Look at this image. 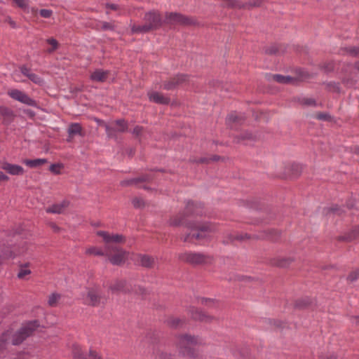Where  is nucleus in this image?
Returning a JSON list of instances; mask_svg holds the SVG:
<instances>
[{"label":"nucleus","instance_id":"nucleus-1","mask_svg":"<svg viewBox=\"0 0 359 359\" xmlns=\"http://www.w3.org/2000/svg\"><path fill=\"white\" fill-rule=\"evenodd\" d=\"M198 337L189 334H179L177 336V347L179 353L183 356L193 359H201L202 355L198 350L193 346L200 344Z\"/></svg>","mask_w":359,"mask_h":359},{"label":"nucleus","instance_id":"nucleus-2","mask_svg":"<svg viewBox=\"0 0 359 359\" xmlns=\"http://www.w3.org/2000/svg\"><path fill=\"white\" fill-rule=\"evenodd\" d=\"M187 217L184 213L180 212L175 215L170 217L168 221L169 226L172 227H178L184 225L186 228L190 231H215V226L210 222H201L198 221H187Z\"/></svg>","mask_w":359,"mask_h":359},{"label":"nucleus","instance_id":"nucleus-3","mask_svg":"<svg viewBox=\"0 0 359 359\" xmlns=\"http://www.w3.org/2000/svg\"><path fill=\"white\" fill-rule=\"evenodd\" d=\"M97 235L102 238L105 243L104 252L106 255L116 252L119 251V250H123L117 245L118 243L126 242V238L122 234H110L105 231H98Z\"/></svg>","mask_w":359,"mask_h":359},{"label":"nucleus","instance_id":"nucleus-4","mask_svg":"<svg viewBox=\"0 0 359 359\" xmlns=\"http://www.w3.org/2000/svg\"><path fill=\"white\" fill-rule=\"evenodd\" d=\"M164 24L180 26H198L199 22L195 18L183 15L177 12H166L165 14Z\"/></svg>","mask_w":359,"mask_h":359},{"label":"nucleus","instance_id":"nucleus-5","mask_svg":"<svg viewBox=\"0 0 359 359\" xmlns=\"http://www.w3.org/2000/svg\"><path fill=\"white\" fill-rule=\"evenodd\" d=\"M178 259L180 261L194 266L210 264L213 260L212 256L191 251L179 254Z\"/></svg>","mask_w":359,"mask_h":359},{"label":"nucleus","instance_id":"nucleus-6","mask_svg":"<svg viewBox=\"0 0 359 359\" xmlns=\"http://www.w3.org/2000/svg\"><path fill=\"white\" fill-rule=\"evenodd\" d=\"M39 327L40 323L38 320L27 322L13 335L12 344L14 346L21 344L27 337L32 336Z\"/></svg>","mask_w":359,"mask_h":359},{"label":"nucleus","instance_id":"nucleus-7","mask_svg":"<svg viewBox=\"0 0 359 359\" xmlns=\"http://www.w3.org/2000/svg\"><path fill=\"white\" fill-rule=\"evenodd\" d=\"M187 311L190 318L194 320L203 323H211L213 321H217L218 318L203 311V309L194 306H189L187 308Z\"/></svg>","mask_w":359,"mask_h":359},{"label":"nucleus","instance_id":"nucleus-8","mask_svg":"<svg viewBox=\"0 0 359 359\" xmlns=\"http://www.w3.org/2000/svg\"><path fill=\"white\" fill-rule=\"evenodd\" d=\"M25 244V242H23L21 248H18L15 245H10L8 243V245L4 243L0 245V263L1 260L15 257L25 252L27 249Z\"/></svg>","mask_w":359,"mask_h":359},{"label":"nucleus","instance_id":"nucleus-9","mask_svg":"<svg viewBox=\"0 0 359 359\" xmlns=\"http://www.w3.org/2000/svg\"><path fill=\"white\" fill-rule=\"evenodd\" d=\"M282 232L276 229H268L258 232L252 236L245 235L248 238H252L255 241L266 240L273 243L279 242L281 238Z\"/></svg>","mask_w":359,"mask_h":359},{"label":"nucleus","instance_id":"nucleus-10","mask_svg":"<svg viewBox=\"0 0 359 359\" xmlns=\"http://www.w3.org/2000/svg\"><path fill=\"white\" fill-rule=\"evenodd\" d=\"M112 124H114L117 126V128L109 126V124H105L104 128L109 138H112L116 140L118 136V133H125L128 131V124L127 121L124 118L117 119L114 121Z\"/></svg>","mask_w":359,"mask_h":359},{"label":"nucleus","instance_id":"nucleus-11","mask_svg":"<svg viewBox=\"0 0 359 359\" xmlns=\"http://www.w3.org/2000/svg\"><path fill=\"white\" fill-rule=\"evenodd\" d=\"M144 20L151 27V31L159 29L164 24L159 11L156 10L147 12L144 14Z\"/></svg>","mask_w":359,"mask_h":359},{"label":"nucleus","instance_id":"nucleus-12","mask_svg":"<svg viewBox=\"0 0 359 359\" xmlns=\"http://www.w3.org/2000/svg\"><path fill=\"white\" fill-rule=\"evenodd\" d=\"M8 95L13 100L22 102L28 106L35 107L39 108L38 103L36 100L31 98L25 92L18 89H11L8 91Z\"/></svg>","mask_w":359,"mask_h":359},{"label":"nucleus","instance_id":"nucleus-13","mask_svg":"<svg viewBox=\"0 0 359 359\" xmlns=\"http://www.w3.org/2000/svg\"><path fill=\"white\" fill-rule=\"evenodd\" d=\"M189 75L184 74H178L170 79L165 81L163 84V88L166 90L176 89L189 81Z\"/></svg>","mask_w":359,"mask_h":359},{"label":"nucleus","instance_id":"nucleus-14","mask_svg":"<svg viewBox=\"0 0 359 359\" xmlns=\"http://www.w3.org/2000/svg\"><path fill=\"white\" fill-rule=\"evenodd\" d=\"M101 290L97 286L87 289L86 303L88 305L96 307L100 306L102 299Z\"/></svg>","mask_w":359,"mask_h":359},{"label":"nucleus","instance_id":"nucleus-15","mask_svg":"<svg viewBox=\"0 0 359 359\" xmlns=\"http://www.w3.org/2000/svg\"><path fill=\"white\" fill-rule=\"evenodd\" d=\"M295 261L292 257H276L267 260V264L271 266L278 268H287Z\"/></svg>","mask_w":359,"mask_h":359},{"label":"nucleus","instance_id":"nucleus-16","mask_svg":"<svg viewBox=\"0 0 359 359\" xmlns=\"http://www.w3.org/2000/svg\"><path fill=\"white\" fill-rule=\"evenodd\" d=\"M359 238V225H354L343 235L336 238L340 242L351 243Z\"/></svg>","mask_w":359,"mask_h":359},{"label":"nucleus","instance_id":"nucleus-17","mask_svg":"<svg viewBox=\"0 0 359 359\" xmlns=\"http://www.w3.org/2000/svg\"><path fill=\"white\" fill-rule=\"evenodd\" d=\"M106 256L108 257V260L111 264L116 266H121L126 262L128 258V252L124 250H119V251L116 252Z\"/></svg>","mask_w":359,"mask_h":359},{"label":"nucleus","instance_id":"nucleus-18","mask_svg":"<svg viewBox=\"0 0 359 359\" xmlns=\"http://www.w3.org/2000/svg\"><path fill=\"white\" fill-rule=\"evenodd\" d=\"M202 208H203V205L201 203H197L192 201H189L182 212L187 218V217L193 216V215H201V211H200L199 209H201Z\"/></svg>","mask_w":359,"mask_h":359},{"label":"nucleus","instance_id":"nucleus-19","mask_svg":"<svg viewBox=\"0 0 359 359\" xmlns=\"http://www.w3.org/2000/svg\"><path fill=\"white\" fill-rule=\"evenodd\" d=\"M113 292L130 293L132 292V286L126 280H116L109 287Z\"/></svg>","mask_w":359,"mask_h":359},{"label":"nucleus","instance_id":"nucleus-20","mask_svg":"<svg viewBox=\"0 0 359 359\" xmlns=\"http://www.w3.org/2000/svg\"><path fill=\"white\" fill-rule=\"evenodd\" d=\"M154 177L149 174H143L138 177L125 180L121 182L122 187H128L142 182H150L153 180Z\"/></svg>","mask_w":359,"mask_h":359},{"label":"nucleus","instance_id":"nucleus-21","mask_svg":"<svg viewBox=\"0 0 359 359\" xmlns=\"http://www.w3.org/2000/svg\"><path fill=\"white\" fill-rule=\"evenodd\" d=\"M313 304H315L314 299L304 297L294 300L293 306L297 310H304L311 307Z\"/></svg>","mask_w":359,"mask_h":359},{"label":"nucleus","instance_id":"nucleus-22","mask_svg":"<svg viewBox=\"0 0 359 359\" xmlns=\"http://www.w3.org/2000/svg\"><path fill=\"white\" fill-rule=\"evenodd\" d=\"M139 264L147 269H154L156 265V259L149 255H138Z\"/></svg>","mask_w":359,"mask_h":359},{"label":"nucleus","instance_id":"nucleus-23","mask_svg":"<svg viewBox=\"0 0 359 359\" xmlns=\"http://www.w3.org/2000/svg\"><path fill=\"white\" fill-rule=\"evenodd\" d=\"M147 95L151 102L156 104L168 105L170 102V97L164 96L158 92L148 93Z\"/></svg>","mask_w":359,"mask_h":359},{"label":"nucleus","instance_id":"nucleus-24","mask_svg":"<svg viewBox=\"0 0 359 359\" xmlns=\"http://www.w3.org/2000/svg\"><path fill=\"white\" fill-rule=\"evenodd\" d=\"M163 337V333L158 330H150L146 334V339L152 344H158Z\"/></svg>","mask_w":359,"mask_h":359},{"label":"nucleus","instance_id":"nucleus-25","mask_svg":"<svg viewBox=\"0 0 359 359\" xmlns=\"http://www.w3.org/2000/svg\"><path fill=\"white\" fill-rule=\"evenodd\" d=\"M302 167L298 163H292L285 168V175L290 178H297L302 174Z\"/></svg>","mask_w":359,"mask_h":359},{"label":"nucleus","instance_id":"nucleus-26","mask_svg":"<svg viewBox=\"0 0 359 359\" xmlns=\"http://www.w3.org/2000/svg\"><path fill=\"white\" fill-rule=\"evenodd\" d=\"M1 168L11 175H21L24 173L23 168L18 165L11 164L7 162L2 163Z\"/></svg>","mask_w":359,"mask_h":359},{"label":"nucleus","instance_id":"nucleus-27","mask_svg":"<svg viewBox=\"0 0 359 359\" xmlns=\"http://www.w3.org/2000/svg\"><path fill=\"white\" fill-rule=\"evenodd\" d=\"M273 80L278 83H295L298 79L290 76H283L281 74H271L269 76V80Z\"/></svg>","mask_w":359,"mask_h":359},{"label":"nucleus","instance_id":"nucleus-28","mask_svg":"<svg viewBox=\"0 0 359 359\" xmlns=\"http://www.w3.org/2000/svg\"><path fill=\"white\" fill-rule=\"evenodd\" d=\"M264 51L268 55H279L285 52V48L282 45L271 44L264 47Z\"/></svg>","mask_w":359,"mask_h":359},{"label":"nucleus","instance_id":"nucleus-29","mask_svg":"<svg viewBox=\"0 0 359 359\" xmlns=\"http://www.w3.org/2000/svg\"><path fill=\"white\" fill-rule=\"evenodd\" d=\"M69 205V202L68 201H63L61 203H55L49 206L46 211L48 213L61 214Z\"/></svg>","mask_w":359,"mask_h":359},{"label":"nucleus","instance_id":"nucleus-30","mask_svg":"<svg viewBox=\"0 0 359 359\" xmlns=\"http://www.w3.org/2000/svg\"><path fill=\"white\" fill-rule=\"evenodd\" d=\"M257 140L256 135H253L251 132L244 131L238 135H236L233 137V142L236 144H240L243 141L250 140L255 141Z\"/></svg>","mask_w":359,"mask_h":359},{"label":"nucleus","instance_id":"nucleus-31","mask_svg":"<svg viewBox=\"0 0 359 359\" xmlns=\"http://www.w3.org/2000/svg\"><path fill=\"white\" fill-rule=\"evenodd\" d=\"M82 127L81 124L75 123H71L68 128V133H69V138L67 139L68 142L71 141V139L76 135H79L80 136H84V134L82 133Z\"/></svg>","mask_w":359,"mask_h":359},{"label":"nucleus","instance_id":"nucleus-32","mask_svg":"<svg viewBox=\"0 0 359 359\" xmlns=\"http://www.w3.org/2000/svg\"><path fill=\"white\" fill-rule=\"evenodd\" d=\"M167 325L172 329H177L183 327L186 323L185 318L170 317L165 321Z\"/></svg>","mask_w":359,"mask_h":359},{"label":"nucleus","instance_id":"nucleus-33","mask_svg":"<svg viewBox=\"0 0 359 359\" xmlns=\"http://www.w3.org/2000/svg\"><path fill=\"white\" fill-rule=\"evenodd\" d=\"M273 218L274 214L268 213V212L266 211V215H263L256 217L253 222H252L250 224L257 226L260 225L262 224H268Z\"/></svg>","mask_w":359,"mask_h":359},{"label":"nucleus","instance_id":"nucleus-34","mask_svg":"<svg viewBox=\"0 0 359 359\" xmlns=\"http://www.w3.org/2000/svg\"><path fill=\"white\" fill-rule=\"evenodd\" d=\"M0 114L4 118V121L7 123L13 121L15 116L14 111L5 106H0Z\"/></svg>","mask_w":359,"mask_h":359},{"label":"nucleus","instance_id":"nucleus-35","mask_svg":"<svg viewBox=\"0 0 359 359\" xmlns=\"http://www.w3.org/2000/svg\"><path fill=\"white\" fill-rule=\"evenodd\" d=\"M108 77V72L102 69H97L90 75L91 80L97 82H104Z\"/></svg>","mask_w":359,"mask_h":359},{"label":"nucleus","instance_id":"nucleus-36","mask_svg":"<svg viewBox=\"0 0 359 359\" xmlns=\"http://www.w3.org/2000/svg\"><path fill=\"white\" fill-rule=\"evenodd\" d=\"M264 3V0H248L246 2H243L241 7L244 10H251L263 6Z\"/></svg>","mask_w":359,"mask_h":359},{"label":"nucleus","instance_id":"nucleus-37","mask_svg":"<svg viewBox=\"0 0 359 359\" xmlns=\"http://www.w3.org/2000/svg\"><path fill=\"white\" fill-rule=\"evenodd\" d=\"M150 32H152L151 27H149V25L146 24V22L142 25H133L131 27L132 34H144Z\"/></svg>","mask_w":359,"mask_h":359},{"label":"nucleus","instance_id":"nucleus-38","mask_svg":"<svg viewBox=\"0 0 359 359\" xmlns=\"http://www.w3.org/2000/svg\"><path fill=\"white\" fill-rule=\"evenodd\" d=\"M245 121V118L243 116H238L236 114H231L227 118V121L231 125V128H233L231 124L238 123V125H242Z\"/></svg>","mask_w":359,"mask_h":359},{"label":"nucleus","instance_id":"nucleus-39","mask_svg":"<svg viewBox=\"0 0 359 359\" xmlns=\"http://www.w3.org/2000/svg\"><path fill=\"white\" fill-rule=\"evenodd\" d=\"M48 161L46 158H36V159H26L24 163L30 168L39 167L43 164L47 163Z\"/></svg>","mask_w":359,"mask_h":359},{"label":"nucleus","instance_id":"nucleus-40","mask_svg":"<svg viewBox=\"0 0 359 359\" xmlns=\"http://www.w3.org/2000/svg\"><path fill=\"white\" fill-rule=\"evenodd\" d=\"M334 67L335 63L332 60L325 62L319 65V69L323 71L325 74L334 72Z\"/></svg>","mask_w":359,"mask_h":359},{"label":"nucleus","instance_id":"nucleus-41","mask_svg":"<svg viewBox=\"0 0 359 359\" xmlns=\"http://www.w3.org/2000/svg\"><path fill=\"white\" fill-rule=\"evenodd\" d=\"M269 323L276 330H283L287 327V322L278 319H269Z\"/></svg>","mask_w":359,"mask_h":359},{"label":"nucleus","instance_id":"nucleus-42","mask_svg":"<svg viewBox=\"0 0 359 359\" xmlns=\"http://www.w3.org/2000/svg\"><path fill=\"white\" fill-rule=\"evenodd\" d=\"M72 355L74 359H87L80 346L76 344L72 346Z\"/></svg>","mask_w":359,"mask_h":359},{"label":"nucleus","instance_id":"nucleus-43","mask_svg":"<svg viewBox=\"0 0 359 359\" xmlns=\"http://www.w3.org/2000/svg\"><path fill=\"white\" fill-rule=\"evenodd\" d=\"M342 50L353 57H359V47L349 46L342 48Z\"/></svg>","mask_w":359,"mask_h":359},{"label":"nucleus","instance_id":"nucleus-44","mask_svg":"<svg viewBox=\"0 0 359 359\" xmlns=\"http://www.w3.org/2000/svg\"><path fill=\"white\" fill-rule=\"evenodd\" d=\"M326 86V90L330 92H334L337 93H340V86L339 83L336 82H329V83H323Z\"/></svg>","mask_w":359,"mask_h":359},{"label":"nucleus","instance_id":"nucleus-45","mask_svg":"<svg viewBox=\"0 0 359 359\" xmlns=\"http://www.w3.org/2000/svg\"><path fill=\"white\" fill-rule=\"evenodd\" d=\"M132 204L136 209H143L146 206V202L140 197H135L132 199Z\"/></svg>","mask_w":359,"mask_h":359},{"label":"nucleus","instance_id":"nucleus-46","mask_svg":"<svg viewBox=\"0 0 359 359\" xmlns=\"http://www.w3.org/2000/svg\"><path fill=\"white\" fill-rule=\"evenodd\" d=\"M86 253L88 255H94L97 256H106L105 252L95 247H92L86 250Z\"/></svg>","mask_w":359,"mask_h":359},{"label":"nucleus","instance_id":"nucleus-47","mask_svg":"<svg viewBox=\"0 0 359 359\" xmlns=\"http://www.w3.org/2000/svg\"><path fill=\"white\" fill-rule=\"evenodd\" d=\"M344 212V211L340 207H339L338 205H334V206L327 208L326 214L327 215L334 214V215H337L340 216Z\"/></svg>","mask_w":359,"mask_h":359},{"label":"nucleus","instance_id":"nucleus-48","mask_svg":"<svg viewBox=\"0 0 359 359\" xmlns=\"http://www.w3.org/2000/svg\"><path fill=\"white\" fill-rule=\"evenodd\" d=\"M19 271L18 273L17 277L19 279H24L26 276L31 274L32 271L29 269H24L22 264H19Z\"/></svg>","mask_w":359,"mask_h":359},{"label":"nucleus","instance_id":"nucleus-49","mask_svg":"<svg viewBox=\"0 0 359 359\" xmlns=\"http://www.w3.org/2000/svg\"><path fill=\"white\" fill-rule=\"evenodd\" d=\"M22 231H23V229L22 228V226H18L15 229L8 231L6 235L8 238H10V237L14 238L16 236H20Z\"/></svg>","mask_w":359,"mask_h":359},{"label":"nucleus","instance_id":"nucleus-50","mask_svg":"<svg viewBox=\"0 0 359 359\" xmlns=\"http://www.w3.org/2000/svg\"><path fill=\"white\" fill-rule=\"evenodd\" d=\"M346 279L348 281H349L351 283H353V282L357 280L358 279H359V268L356 269L354 271H351L349 273V274L348 275Z\"/></svg>","mask_w":359,"mask_h":359},{"label":"nucleus","instance_id":"nucleus-51","mask_svg":"<svg viewBox=\"0 0 359 359\" xmlns=\"http://www.w3.org/2000/svg\"><path fill=\"white\" fill-rule=\"evenodd\" d=\"M60 295L58 294H52L50 297H49V299H48V305L50 306H56V304L57 302V301L60 299Z\"/></svg>","mask_w":359,"mask_h":359},{"label":"nucleus","instance_id":"nucleus-52","mask_svg":"<svg viewBox=\"0 0 359 359\" xmlns=\"http://www.w3.org/2000/svg\"><path fill=\"white\" fill-rule=\"evenodd\" d=\"M28 79L32 81L33 83L38 84L39 86H41L43 83V79L39 77L37 74L32 73V74L29 75Z\"/></svg>","mask_w":359,"mask_h":359},{"label":"nucleus","instance_id":"nucleus-53","mask_svg":"<svg viewBox=\"0 0 359 359\" xmlns=\"http://www.w3.org/2000/svg\"><path fill=\"white\" fill-rule=\"evenodd\" d=\"M62 167L61 163H53L50 165L49 170L55 175H58L60 173V168Z\"/></svg>","mask_w":359,"mask_h":359},{"label":"nucleus","instance_id":"nucleus-54","mask_svg":"<svg viewBox=\"0 0 359 359\" xmlns=\"http://www.w3.org/2000/svg\"><path fill=\"white\" fill-rule=\"evenodd\" d=\"M300 103L304 106H316V101L313 98H303Z\"/></svg>","mask_w":359,"mask_h":359},{"label":"nucleus","instance_id":"nucleus-55","mask_svg":"<svg viewBox=\"0 0 359 359\" xmlns=\"http://www.w3.org/2000/svg\"><path fill=\"white\" fill-rule=\"evenodd\" d=\"M319 359H338V356L337 354L332 353H321L318 355Z\"/></svg>","mask_w":359,"mask_h":359},{"label":"nucleus","instance_id":"nucleus-56","mask_svg":"<svg viewBox=\"0 0 359 359\" xmlns=\"http://www.w3.org/2000/svg\"><path fill=\"white\" fill-rule=\"evenodd\" d=\"M46 42L52 46V48L48 50V52H53L58 48V42L53 38H50L46 40Z\"/></svg>","mask_w":359,"mask_h":359},{"label":"nucleus","instance_id":"nucleus-57","mask_svg":"<svg viewBox=\"0 0 359 359\" xmlns=\"http://www.w3.org/2000/svg\"><path fill=\"white\" fill-rule=\"evenodd\" d=\"M21 9L26 11L28 8L27 0H13Z\"/></svg>","mask_w":359,"mask_h":359},{"label":"nucleus","instance_id":"nucleus-58","mask_svg":"<svg viewBox=\"0 0 359 359\" xmlns=\"http://www.w3.org/2000/svg\"><path fill=\"white\" fill-rule=\"evenodd\" d=\"M39 13L42 18H49L53 15V11L49 9H41Z\"/></svg>","mask_w":359,"mask_h":359},{"label":"nucleus","instance_id":"nucleus-59","mask_svg":"<svg viewBox=\"0 0 359 359\" xmlns=\"http://www.w3.org/2000/svg\"><path fill=\"white\" fill-rule=\"evenodd\" d=\"M115 29V26L111 23V22H102V27H101V29L102 30H114Z\"/></svg>","mask_w":359,"mask_h":359},{"label":"nucleus","instance_id":"nucleus-60","mask_svg":"<svg viewBox=\"0 0 359 359\" xmlns=\"http://www.w3.org/2000/svg\"><path fill=\"white\" fill-rule=\"evenodd\" d=\"M245 235L252 236L254 234H250V233H243V234L236 235L235 238L236 239V241H243L245 240H254L252 238H248Z\"/></svg>","mask_w":359,"mask_h":359},{"label":"nucleus","instance_id":"nucleus-61","mask_svg":"<svg viewBox=\"0 0 359 359\" xmlns=\"http://www.w3.org/2000/svg\"><path fill=\"white\" fill-rule=\"evenodd\" d=\"M316 117L318 119L323 121H330L331 119V116L327 113H318Z\"/></svg>","mask_w":359,"mask_h":359},{"label":"nucleus","instance_id":"nucleus-62","mask_svg":"<svg viewBox=\"0 0 359 359\" xmlns=\"http://www.w3.org/2000/svg\"><path fill=\"white\" fill-rule=\"evenodd\" d=\"M20 72L27 78L29 77V75L32 74V72H31V69L27 67L25 65H22L20 67Z\"/></svg>","mask_w":359,"mask_h":359},{"label":"nucleus","instance_id":"nucleus-63","mask_svg":"<svg viewBox=\"0 0 359 359\" xmlns=\"http://www.w3.org/2000/svg\"><path fill=\"white\" fill-rule=\"evenodd\" d=\"M143 130L144 128L142 126H136L133 130L132 133L136 137H138L142 135Z\"/></svg>","mask_w":359,"mask_h":359},{"label":"nucleus","instance_id":"nucleus-64","mask_svg":"<svg viewBox=\"0 0 359 359\" xmlns=\"http://www.w3.org/2000/svg\"><path fill=\"white\" fill-rule=\"evenodd\" d=\"M199 301H200L201 304L205 305V306H208L210 304H214L215 303V300L212 299H210V298L202 297V298H201L199 299Z\"/></svg>","mask_w":359,"mask_h":359}]
</instances>
